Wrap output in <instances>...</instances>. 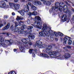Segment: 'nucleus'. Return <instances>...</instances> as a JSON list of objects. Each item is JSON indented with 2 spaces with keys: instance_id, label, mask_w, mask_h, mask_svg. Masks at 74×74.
Here are the masks:
<instances>
[{
  "instance_id": "nucleus-1",
  "label": "nucleus",
  "mask_w": 74,
  "mask_h": 74,
  "mask_svg": "<svg viewBox=\"0 0 74 74\" xmlns=\"http://www.w3.org/2000/svg\"><path fill=\"white\" fill-rule=\"evenodd\" d=\"M42 30H43V32L41 31L39 32V34L41 36H43V37H45L48 36V34H51V35H53V33L57 36H58V34L60 36L62 37L63 36V34L59 32H58V34L56 33V32H55L53 31H52L51 30H49V31H47L48 30V28L46 24H44L43 25V28L42 29Z\"/></svg>"
},
{
  "instance_id": "nucleus-2",
  "label": "nucleus",
  "mask_w": 74,
  "mask_h": 74,
  "mask_svg": "<svg viewBox=\"0 0 74 74\" xmlns=\"http://www.w3.org/2000/svg\"><path fill=\"white\" fill-rule=\"evenodd\" d=\"M51 49H52V47L51 46H48L47 48L46 51H45V53H48L51 58H55L56 56L58 57L60 55V53H59V52H61L60 49H59L58 51H49H49Z\"/></svg>"
},
{
  "instance_id": "nucleus-3",
  "label": "nucleus",
  "mask_w": 74,
  "mask_h": 74,
  "mask_svg": "<svg viewBox=\"0 0 74 74\" xmlns=\"http://www.w3.org/2000/svg\"><path fill=\"white\" fill-rule=\"evenodd\" d=\"M35 21L34 23V24H32V26L35 27H37L39 29H41L42 28V26L40 25H40H41L42 23V21H41V18L39 16H36L35 18L34 19V21ZM40 21V22L39 21Z\"/></svg>"
},
{
  "instance_id": "nucleus-4",
  "label": "nucleus",
  "mask_w": 74,
  "mask_h": 74,
  "mask_svg": "<svg viewBox=\"0 0 74 74\" xmlns=\"http://www.w3.org/2000/svg\"><path fill=\"white\" fill-rule=\"evenodd\" d=\"M23 42V44H21L19 46V49L21 51H23L25 48H28V44H27L29 42V40L28 39H23L21 40Z\"/></svg>"
},
{
  "instance_id": "nucleus-5",
  "label": "nucleus",
  "mask_w": 74,
  "mask_h": 74,
  "mask_svg": "<svg viewBox=\"0 0 74 74\" xmlns=\"http://www.w3.org/2000/svg\"><path fill=\"white\" fill-rule=\"evenodd\" d=\"M55 7H52L51 9L52 10H55L56 11H57L58 10H59L60 11V12H62V11H64V10H66V12H67V10L68 9V8L67 9V8H66V9H64L63 8H64V7H62V6H60L59 8H59V5H60V4L59 3H56L55 4Z\"/></svg>"
},
{
  "instance_id": "nucleus-6",
  "label": "nucleus",
  "mask_w": 74,
  "mask_h": 74,
  "mask_svg": "<svg viewBox=\"0 0 74 74\" xmlns=\"http://www.w3.org/2000/svg\"><path fill=\"white\" fill-rule=\"evenodd\" d=\"M68 40V44L69 45H71L72 44V41L71 40V38L67 36H65L64 37V45H66V42Z\"/></svg>"
},
{
  "instance_id": "nucleus-7",
  "label": "nucleus",
  "mask_w": 74,
  "mask_h": 74,
  "mask_svg": "<svg viewBox=\"0 0 74 74\" xmlns=\"http://www.w3.org/2000/svg\"><path fill=\"white\" fill-rule=\"evenodd\" d=\"M26 27V25H24V26L22 27H21V30L19 31L18 32V34H23V33H24L25 36L29 34L28 33H27V31L25 32L23 31V29H25Z\"/></svg>"
},
{
  "instance_id": "nucleus-8",
  "label": "nucleus",
  "mask_w": 74,
  "mask_h": 74,
  "mask_svg": "<svg viewBox=\"0 0 74 74\" xmlns=\"http://www.w3.org/2000/svg\"><path fill=\"white\" fill-rule=\"evenodd\" d=\"M29 8L27 7L26 8V9L25 8L24 10H23L18 11V12L19 13V14H20L22 16H24V15H25V12H28L29 11Z\"/></svg>"
},
{
  "instance_id": "nucleus-9",
  "label": "nucleus",
  "mask_w": 74,
  "mask_h": 74,
  "mask_svg": "<svg viewBox=\"0 0 74 74\" xmlns=\"http://www.w3.org/2000/svg\"><path fill=\"white\" fill-rule=\"evenodd\" d=\"M42 42L40 41H37L36 42V46L37 45L39 48H44L45 47V45H42Z\"/></svg>"
},
{
  "instance_id": "nucleus-10",
  "label": "nucleus",
  "mask_w": 74,
  "mask_h": 74,
  "mask_svg": "<svg viewBox=\"0 0 74 74\" xmlns=\"http://www.w3.org/2000/svg\"><path fill=\"white\" fill-rule=\"evenodd\" d=\"M4 39L3 37H1V45L3 47H7V45H5V44H4Z\"/></svg>"
},
{
  "instance_id": "nucleus-11",
  "label": "nucleus",
  "mask_w": 74,
  "mask_h": 74,
  "mask_svg": "<svg viewBox=\"0 0 74 74\" xmlns=\"http://www.w3.org/2000/svg\"><path fill=\"white\" fill-rule=\"evenodd\" d=\"M33 3L34 5H41V3L40 1H38L37 0L34 1H33Z\"/></svg>"
},
{
  "instance_id": "nucleus-12",
  "label": "nucleus",
  "mask_w": 74,
  "mask_h": 74,
  "mask_svg": "<svg viewBox=\"0 0 74 74\" xmlns=\"http://www.w3.org/2000/svg\"><path fill=\"white\" fill-rule=\"evenodd\" d=\"M62 22H65L67 21V16L65 14H64L63 16H62Z\"/></svg>"
},
{
  "instance_id": "nucleus-13",
  "label": "nucleus",
  "mask_w": 74,
  "mask_h": 74,
  "mask_svg": "<svg viewBox=\"0 0 74 74\" xmlns=\"http://www.w3.org/2000/svg\"><path fill=\"white\" fill-rule=\"evenodd\" d=\"M20 7V5L19 4H14V7L15 10H18L19 9V7Z\"/></svg>"
},
{
  "instance_id": "nucleus-14",
  "label": "nucleus",
  "mask_w": 74,
  "mask_h": 74,
  "mask_svg": "<svg viewBox=\"0 0 74 74\" xmlns=\"http://www.w3.org/2000/svg\"><path fill=\"white\" fill-rule=\"evenodd\" d=\"M11 29L12 31H13V32H17L16 29H18V28H16L15 29V27H14V25H12L11 26Z\"/></svg>"
},
{
  "instance_id": "nucleus-15",
  "label": "nucleus",
  "mask_w": 74,
  "mask_h": 74,
  "mask_svg": "<svg viewBox=\"0 0 74 74\" xmlns=\"http://www.w3.org/2000/svg\"><path fill=\"white\" fill-rule=\"evenodd\" d=\"M30 34L29 36H28V37L29 39H34V36L32 34H30V33H29Z\"/></svg>"
},
{
  "instance_id": "nucleus-16",
  "label": "nucleus",
  "mask_w": 74,
  "mask_h": 74,
  "mask_svg": "<svg viewBox=\"0 0 74 74\" xmlns=\"http://www.w3.org/2000/svg\"><path fill=\"white\" fill-rule=\"evenodd\" d=\"M10 26V23H8L6 26L4 28L2 29V30H7V29H9Z\"/></svg>"
},
{
  "instance_id": "nucleus-17",
  "label": "nucleus",
  "mask_w": 74,
  "mask_h": 74,
  "mask_svg": "<svg viewBox=\"0 0 74 74\" xmlns=\"http://www.w3.org/2000/svg\"><path fill=\"white\" fill-rule=\"evenodd\" d=\"M29 16H30L31 15H35V16H36L37 15V12L36 11H34L32 13V12H29Z\"/></svg>"
},
{
  "instance_id": "nucleus-18",
  "label": "nucleus",
  "mask_w": 74,
  "mask_h": 74,
  "mask_svg": "<svg viewBox=\"0 0 74 74\" xmlns=\"http://www.w3.org/2000/svg\"><path fill=\"white\" fill-rule=\"evenodd\" d=\"M28 5H30V6L31 7L33 5V4H32V3H31L30 2H29L27 5V6H26V5H24V7H25V8L26 9V8H27V7H28V9L29 10V7L28 6Z\"/></svg>"
},
{
  "instance_id": "nucleus-19",
  "label": "nucleus",
  "mask_w": 74,
  "mask_h": 74,
  "mask_svg": "<svg viewBox=\"0 0 74 74\" xmlns=\"http://www.w3.org/2000/svg\"><path fill=\"white\" fill-rule=\"evenodd\" d=\"M40 55L42 56H43V57H45V58H49V56H48L47 54L45 53H41L40 54Z\"/></svg>"
},
{
  "instance_id": "nucleus-20",
  "label": "nucleus",
  "mask_w": 74,
  "mask_h": 74,
  "mask_svg": "<svg viewBox=\"0 0 74 74\" xmlns=\"http://www.w3.org/2000/svg\"><path fill=\"white\" fill-rule=\"evenodd\" d=\"M5 42L6 43L8 42V43H10V44H11L13 42V41L12 40H5Z\"/></svg>"
},
{
  "instance_id": "nucleus-21",
  "label": "nucleus",
  "mask_w": 74,
  "mask_h": 74,
  "mask_svg": "<svg viewBox=\"0 0 74 74\" xmlns=\"http://www.w3.org/2000/svg\"><path fill=\"white\" fill-rule=\"evenodd\" d=\"M9 3L11 8H13L14 5H15V4L14 3Z\"/></svg>"
},
{
  "instance_id": "nucleus-22",
  "label": "nucleus",
  "mask_w": 74,
  "mask_h": 74,
  "mask_svg": "<svg viewBox=\"0 0 74 74\" xmlns=\"http://www.w3.org/2000/svg\"><path fill=\"white\" fill-rule=\"evenodd\" d=\"M65 58L66 59L70 58V54L69 53H67L65 55Z\"/></svg>"
},
{
  "instance_id": "nucleus-23",
  "label": "nucleus",
  "mask_w": 74,
  "mask_h": 74,
  "mask_svg": "<svg viewBox=\"0 0 74 74\" xmlns=\"http://www.w3.org/2000/svg\"><path fill=\"white\" fill-rule=\"evenodd\" d=\"M44 4H46L47 5H51V2L49 1H45L44 2Z\"/></svg>"
},
{
  "instance_id": "nucleus-24",
  "label": "nucleus",
  "mask_w": 74,
  "mask_h": 74,
  "mask_svg": "<svg viewBox=\"0 0 74 74\" xmlns=\"http://www.w3.org/2000/svg\"><path fill=\"white\" fill-rule=\"evenodd\" d=\"M32 9L34 11L37 10V8L36 7L34 6V5H33L32 7H31Z\"/></svg>"
},
{
  "instance_id": "nucleus-25",
  "label": "nucleus",
  "mask_w": 74,
  "mask_h": 74,
  "mask_svg": "<svg viewBox=\"0 0 74 74\" xmlns=\"http://www.w3.org/2000/svg\"><path fill=\"white\" fill-rule=\"evenodd\" d=\"M6 6V5L5 4V3H4L1 6V7L2 8H5Z\"/></svg>"
},
{
  "instance_id": "nucleus-26",
  "label": "nucleus",
  "mask_w": 74,
  "mask_h": 74,
  "mask_svg": "<svg viewBox=\"0 0 74 74\" xmlns=\"http://www.w3.org/2000/svg\"><path fill=\"white\" fill-rule=\"evenodd\" d=\"M19 25H22V26H23L24 25V24H23V22H22V21H21L19 23Z\"/></svg>"
},
{
  "instance_id": "nucleus-27",
  "label": "nucleus",
  "mask_w": 74,
  "mask_h": 74,
  "mask_svg": "<svg viewBox=\"0 0 74 74\" xmlns=\"http://www.w3.org/2000/svg\"><path fill=\"white\" fill-rule=\"evenodd\" d=\"M28 40H29L28 42V43L29 45H33V43L32 42H30V40L29 39H28Z\"/></svg>"
},
{
  "instance_id": "nucleus-28",
  "label": "nucleus",
  "mask_w": 74,
  "mask_h": 74,
  "mask_svg": "<svg viewBox=\"0 0 74 74\" xmlns=\"http://www.w3.org/2000/svg\"><path fill=\"white\" fill-rule=\"evenodd\" d=\"M8 74H16V73L14 71H12L9 73Z\"/></svg>"
},
{
  "instance_id": "nucleus-29",
  "label": "nucleus",
  "mask_w": 74,
  "mask_h": 74,
  "mask_svg": "<svg viewBox=\"0 0 74 74\" xmlns=\"http://www.w3.org/2000/svg\"><path fill=\"white\" fill-rule=\"evenodd\" d=\"M14 23L15 24V27H17V26H18V23L15 21L14 22Z\"/></svg>"
},
{
  "instance_id": "nucleus-30",
  "label": "nucleus",
  "mask_w": 74,
  "mask_h": 74,
  "mask_svg": "<svg viewBox=\"0 0 74 74\" xmlns=\"http://www.w3.org/2000/svg\"><path fill=\"white\" fill-rule=\"evenodd\" d=\"M33 51H34V50L32 49H30L29 51V52L30 53H32V52H33Z\"/></svg>"
},
{
  "instance_id": "nucleus-31",
  "label": "nucleus",
  "mask_w": 74,
  "mask_h": 74,
  "mask_svg": "<svg viewBox=\"0 0 74 74\" xmlns=\"http://www.w3.org/2000/svg\"><path fill=\"white\" fill-rule=\"evenodd\" d=\"M33 29V26H29L28 27V29L29 30V29Z\"/></svg>"
},
{
  "instance_id": "nucleus-32",
  "label": "nucleus",
  "mask_w": 74,
  "mask_h": 74,
  "mask_svg": "<svg viewBox=\"0 0 74 74\" xmlns=\"http://www.w3.org/2000/svg\"><path fill=\"white\" fill-rule=\"evenodd\" d=\"M21 18H20L18 16H17L16 19L17 20H21Z\"/></svg>"
},
{
  "instance_id": "nucleus-33",
  "label": "nucleus",
  "mask_w": 74,
  "mask_h": 74,
  "mask_svg": "<svg viewBox=\"0 0 74 74\" xmlns=\"http://www.w3.org/2000/svg\"><path fill=\"white\" fill-rule=\"evenodd\" d=\"M30 23V20H28L27 21V23L28 24H29Z\"/></svg>"
},
{
  "instance_id": "nucleus-34",
  "label": "nucleus",
  "mask_w": 74,
  "mask_h": 74,
  "mask_svg": "<svg viewBox=\"0 0 74 74\" xmlns=\"http://www.w3.org/2000/svg\"><path fill=\"white\" fill-rule=\"evenodd\" d=\"M4 17L5 18H8V16H5Z\"/></svg>"
},
{
  "instance_id": "nucleus-35",
  "label": "nucleus",
  "mask_w": 74,
  "mask_h": 74,
  "mask_svg": "<svg viewBox=\"0 0 74 74\" xmlns=\"http://www.w3.org/2000/svg\"><path fill=\"white\" fill-rule=\"evenodd\" d=\"M32 56L33 57H34V56H35V54H34V53H33L32 54Z\"/></svg>"
},
{
  "instance_id": "nucleus-36",
  "label": "nucleus",
  "mask_w": 74,
  "mask_h": 74,
  "mask_svg": "<svg viewBox=\"0 0 74 74\" xmlns=\"http://www.w3.org/2000/svg\"><path fill=\"white\" fill-rule=\"evenodd\" d=\"M2 26H3V24L2 23H1L0 24V27H2Z\"/></svg>"
},
{
  "instance_id": "nucleus-37",
  "label": "nucleus",
  "mask_w": 74,
  "mask_h": 74,
  "mask_svg": "<svg viewBox=\"0 0 74 74\" xmlns=\"http://www.w3.org/2000/svg\"><path fill=\"white\" fill-rule=\"evenodd\" d=\"M20 1L21 2H25V0H21Z\"/></svg>"
},
{
  "instance_id": "nucleus-38",
  "label": "nucleus",
  "mask_w": 74,
  "mask_h": 74,
  "mask_svg": "<svg viewBox=\"0 0 74 74\" xmlns=\"http://www.w3.org/2000/svg\"><path fill=\"white\" fill-rule=\"evenodd\" d=\"M66 47L68 48H71V47L70 46H67Z\"/></svg>"
},
{
  "instance_id": "nucleus-39",
  "label": "nucleus",
  "mask_w": 74,
  "mask_h": 74,
  "mask_svg": "<svg viewBox=\"0 0 74 74\" xmlns=\"http://www.w3.org/2000/svg\"><path fill=\"white\" fill-rule=\"evenodd\" d=\"M14 2L16 3L17 2H18V0H14Z\"/></svg>"
},
{
  "instance_id": "nucleus-40",
  "label": "nucleus",
  "mask_w": 74,
  "mask_h": 74,
  "mask_svg": "<svg viewBox=\"0 0 74 74\" xmlns=\"http://www.w3.org/2000/svg\"><path fill=\"white\" fill-rule=\"evenodd\" d=\"M20 19H21V20H22V19H23V17L20 16L19 17Z\"/></svg>"
},
{
  "instance_id": "nucleus-41",
  "label": "nucleus",
  "mask_w": 74,
  "mask_h": 74,
  "mask_svg": "<svg viewBox=\"0 0 74 74\" xmlns=\"http://www.w3.org/2000/svg\"><path fill=\"white\" fill-rule=\"evenodd\" d=\"M46 0H40L41 1H44L43 2V3L44 2H45V1H46Z\"/></svg>"
},
{
  "instance_id": "nucleus-42",
  "label": "nucleus",
  "mask_w": 74,
  "mask_h": 74,
  "mask_svg": "<svg viewBox=\"0 0 74 74\" xmlns=\"http://www.w3.org/2000/svg\"><path fill=\"white\" fill-rule=\"evenodd\" d=\"M12 15H15V13H14V12L12 13Z\"/></svg>"
},
{
  "instance_id": "nucleus-43",
  "label": "nucleus",
  "mask_w": 74,
  "mask_h": 74,
  "mask_svg": "<svg viewBox=\"0 0 74 74\" xmlns=\"http://www.w3.org/2000/svg\"><path fill=\"white\" fill-rule=\"evenodd\" d=\"M6 34L5 32H3V33H1V34Z\"/></svg>"
},
{
  "instance_id": "nucleus-44",
  "label": "nucleus",
  "mask_w": 74,
  "mask_h": 74,
  "mask_svg": "<svg viewBox=\"0 0 74 74\" xmlns=\"http://www.w3.org/2000/svg\"><path fill=\"white\" fill-rule=\"evenodd\" d=\"M33 0H27L28 1H32Z\"/></svg>"
},
{
  "instance_id": "nucleus-45",
  "label": "nucleus",
  "mask_w": 74,
  "mask_h": 74,
  "mask_svg": "<svg viewBox=\"0 0 74 74\" xmlns=\"http://www.w3.org/2000/svg\"><path fill=\"white\" fill-rule=\"evenodd\" d=\"M14 52H16V49H15L14 50Z\"/></svg>"
},
{
  "instance_id": "nucleus-46",
  "label": "nucleus",
  "mask_w": 74,
  "mask_h": 74,
  "mask_svg": "<svg viewBox=\"0 0 74 74\" xmlns=\"http://www.w3.org/2000/svg\"><path fill=\"white\" fill-rule=\"evenodd\" d=\"M50 1L51 2H53V1H54V0H51Z\"/></svg>"
},
{
  "instance_id": "nucleus-47",
  "label": "nucleus",
  "mask_w": 74,
  "mask_h": 74,
  "mask_svg": "<svg viewBox=\"0 0 74 74\" xmlns=\"http://www.w3.org/2000/svg\"><path fill=\"white\" fill-rule=\"evenodd\" d=\"M9 5H7V6H6V8H9Z\"/></svg>"
},
{
  "instance_id": "nucleus-48",
  "label": "nucleus",
  "mask_w": 74,
  "mask_h": 74,
  "mask_svg": "<svg viewBox=\"0 0 74 74\" xmlns=\"http://www.w3.org/2000/svg\"><path fill=\"white\" fill-rule=\"evenodd\" d=\"M64 49L65 50H67V48L66 47H64Z\"/></svg>"
},
{
  "instance_id": "nucleus-49",
  "label": "nucleus",
  "mask_w": 74,
  "mask_h": 74,
  "mask_svg": "<svg viewBox=\"0 0 74 74\" xmlns=\"http://www.w3.org/2000/svg\"><path fill=\"white\" fill-rule=\"evenodd\" d=\"M55 39L56 40V41H58V38H55Z\"/></svg>"
},
{
  "instance_id": "nucleus-50",
  "label": "nucleus",
  "mask_w": 74,
  "mask_h": 74,
  "mask_svg": "<svg viewBox=\"0 0 74 74\" xmlns=\"http://www.w3.org/2000/svg\"><path fill=\"white\" fill-rule=\"evenodd\" d=\"M7 34L8 36H9V34H8V33H7Z\"/></svg>"
},
{
  "instance_id": "nucleus-51",
  "label": "nucleus",
  "mask_w": 74,
  "mask_h": 74,
  "mask_svg": "<svg viewBox=\"0 0 74 74\" xmlns=\"http://www.w3.org/2000/svg\"><path fill=\"white\" fill-rule=\"evenodd\" d=\"M73 45L74 46V40H73Z\"/></svg>"
},
{
  "instance_id": "nucleus-52",
  "label": "nucleus",
  "mask_w": 74,
  "mask_h": 74,
  "mask_svg": "<svg viewBox=\"0 0 74 74\" xmlns=\"http://www.w3.org/2000/svg\"><path fill=\"white\" fill-rule=\"evenodd\" d=\"M51 40L53 41V38H51Z\"/></svg>"
},
{
  "instance_id": "nucleus-53",
  "label": "nucleus",
  "mask_w": 74,
  "mask_h": 74,
  "mask_svg": "<svg viewBox=\"0 0 74 74\" xmlns=\"http://www.w3.org/2000/svg\"><path fill=\"white\" fill-rule=\"evenodd\" d=\"M72 11H73V12H74V9H72Z\"/></svg>"
},
{
  "instance_id": "nucleus-54",
  "label": "nucleus",
  "mask_w": 74,
  "mask_h": 74,
  "mask_svg": "<svg viewBox=\"0 0 74 74\" xmlns=\"http://www.w3.org/2000/svg\"><path fill=\"white\" fill-rule=\"evenodd\" d=\"M35 52H37V50L36 49L35 50Z\"/></svg>"
},
{
  "instance_id": "nucleus-55",
  "label": "nucleus",
  "mask_w": 74,
  "mask_h": 74,
  "mask_svg": "<svg viewBox=\"0 0 74 74\" xmlns=\"http://www.w3.org/2000/svg\"><path fill=\"white\" fill-rule=\"evenodd\" d=\"M33 47H35V45H34L33 46Z\"/></svg>"
},
{
  "instance_id": "nucleus-56",
  "label": "nucleus",
  "mask_w": 74,
  "mask_h": 74,
  "mask_svg": "<svg viewBox=\"0 0 74 74\" xmlns=\"http://www.w3.org/2000/svg\"><path fill=\"white\" fill-rule=\"evenodd\" d=\"M51 12H53V11L52 10Z\"/></svg>"
},
{
  "instance_id": "nucleus-57",
  "label": "nucleus",
  "mask_w": 74,
  "mask_h": 74,
  "mask_svg": "<svg viewBox=\"0 0 74 74\" xmlns=\"http://www.w3.org/2000/svg\"><path fill=\"white\" fill-rule=\"evenodd\" d=\"M6 24V23H5V24Z\"/></svg>"
},
{
  "instance_id": "nucleus-58",
  "label": "nucleus",
  "mask_w": 74,
  "mask_h": 74,
  "mask_svg": "<svg viewBox=\"0 0 74 74\" xmlns=\"http://www.w3.org/2000/svg\"><path fill=\"white\" fill-rule=\"evenodd\" d=\"M59 59H61L60 58Z\"/></svg>"
},
{
  "instance_id": "nucleus-59",
  "label": "nucleus",
  "mask_w": 74,
  "mask_h": 74,
  "mask_svg": "<svg viewBox=\"0 0 74 74\" xmlns=\"http://www.w3.org/2000/svg\"><path fill=\"white\" fill-rule=\"evenodd\" d=\"M73 27H74V25L73 26Z\"/></svg>"
},
{
  "instance_id": "nucleus-60",
  "label": "nucleus",
  "mask_w": 74,
  "mask_h": 74,
  "mask_svg": "<svg viewBox=\"0 0 74 74\" xmlns=\"http://www.w3.org/2000/svg\"><path fill=\"white\" fill-rule=\"evenodd\" d=\"M62 3L63 4V3Z\"/></svg>"
},
{
  "instance_id": "nucleus-61",
  "label": "nucleus",
  "mask_w": 74,
  "mask_h": 74,
  "mask_svg": "<svg viewBox=\"0 0 74 74\" xmlns=\"http://www.w3.org/2000/svg\"><path fill=\"white\" fill-rule=\"evenodd\" d=\"M31 32H32V31H31Z\"/></svg>"
}]
</instances>
